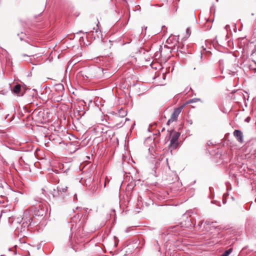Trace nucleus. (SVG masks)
I'll list each match as a JSON object with an SVG mask.
<instances>
[{"instance_id":"f257e3e1","label":"nucleus","mask_w":256,"mask_h":256,"mask_svg":"<svg viewBox=\"0 0 256 256\" xmlns=\"http://www.w3.org/2000/svg\"><path fill=\"white\" fill-rule=\"evenodd\" d=\"M217 222H211L209 220H207L205 222L204 228L207 230H212V229H214L216 230V232L214 234H212V232H209L206 234L210 237V238H214L217 236L218 234H219V228H218V226L216 225Z\"/></svg>"},{"instance_id":"f03ea898","label":"nucleus","mask_w":256,"mask_h":256,"mask_svg":"<svg viewBox=\"0 0 256 256\" xmlns=\"http://www.w3.org/2000/svg\"><path fill=\"white\" fill-rule=\"evenodd\" d=\"M192 213V212L191 210H188L187 211L186 214H183L182 218L183 220L186 219V220L180 222V224L181 227L186 228H190L192 227V222L191 221V219L188 218V216H191Z\"/></svg>"},{"instance_id":"7ed1b4c3","label":"nucleus","mask_w":256,"mask_h":256,"mask_svg":"<svg viewBox=\"0 0 256 256\" xmlns=\"http://www.w3.org/2000/svg\"><path fill=\"white\" fill-rule=\"evenodd\" d=\"M184 106H182L174 110V111L171 115L170 118L168 121V124L169 125L170 123L176 120L178 117L181 112Z\"/></svg>"},{"instance_id":"20e7f679","label":"nucleus","mask_w":256,"mask_h":256,"mask_svg":"<svg viewBox=\"0 0 256 256\" xmlns=\"http://www.w3.org/2000/svg\"><path fill=\"white\" fill-rule=\"evenodd\" d=\"M30 212L26 210L24 212L23 217L22 218V224L24 227H28L31 224L32 218L30 216Z\"/></svg>"},{"instance_id":"39448f33","label":"nucleus","mask_w":256,"mask_h":256,"mask_svg":"<svg viewBox=\"0 0 256 256\" xmlns=\"http://www.w3.org/2000/svg\"><path fill=\"white\" fill-rule=\"evenodd\" d=\"M180 134L178 132H174L172 136L171 140H170V146L175 149L177 148L178 145V140L180 137Z\"/></svg>"},{"instance_id":"423d86ee","label":"nucleus","mask_w":256,"mask_h":256,"mask_svg":"<svg viewBox=\"0 0 256 256\" xmlns=\"http://www.w3.org/2000/svg\"><path fill=\"white\" fill-rule=\"evenodd\" d=\"M233 134L238 142L240 144L244 143V135L241 130H236L234 132Z\"/></svg>"},{"instance_id":"0eeeda50","label":"nucleus","mask_w":256,"mask_h":256,"mask_svg":"<svg viewBox=\"0 0 256 256\" xmlns=\"http://www.w3.org/2000/svg\"><path fill=\"white\" fill-rule=\"evenodd\" d=\"M100 70L99 68H91L88 70L87 74L86 76L88 78H92L96 76V72Z\"/></svg>"},{"instance_id":"6e6552de","label":"nucleus","mask_w":256,"mask_h":256,"mask_svg":"<svg viewBox=\"0 0 256 256\" xmlns=\"http://www.w3.org/2000/svg\"><path fill=\"white\" fill-rule=\"evenodd\" d=\"M68 188L67 186H64L62 184H60L57 187L58 192L64 195L66 193Z\"/></svg>"},{"instance_id":"1a4fd4ad","label":"nucleus","mask_w":256,"mask_h":256,"mask_svg":"<svg viewBox=\"0 0 256 256\" xmlns=\"http://www.w3.org/2000/svg\"><path fill=\"white\" fill-rule=\"evenodd\" d=\"M21 86L20 84H16L13 88L12 92L17 94H20Z\"/></svg>"},{"instance_id":"9d476101","label":"nucleus","mask_w":256,"mask_h":256,"mask_svg":"<svg viewBox=\"0 0 256 256\" xmlns=\"http://www.w3.org/2000/svg\"><path fill=\"white\" fill-rule=\"evenodd\" d=\"M81 218H82L81 214H77L72 218L71 222L72 223H73V222L76 223L78 220V222L80 220Z\"/></svg>"},{"instance_id":"9b49d317","label":"nucleus","mask_w":256,"mask_h":256,"mask_svg":"<svg viewBox=\"0 0 256 256\" xmlns=\"http://www.w3.org/2000/svg\"><path fill=\"white\" fill-rule=\"evenodd\" d=\"M118 115L120 117L124 118L126 115V112L124 109L121 108L119 110Z\"/></svg>"},{"instance_id":"f8f14e48","label":"nucleus","mask_w":256,"mask_h":256,"mask_svg":"<svg viewBox=\"0 0 256 256\" xmlns=\"http://www.w3.org/2000/svg\"><path fill=\"white\" fill-rule=\"evenodd\" d=\"M232 252V249L230 248L226 250L222 255L221 256H228L229 254L231 253Z\"/></svg>"},{"instance_id":"ddd939ff","label":"nucleus","mask_w":256,"mask_h":256,"mask_svg":"<svg viewBox=\"0 0 256 256\" xmlns=\"http://www.w3.org/2000/svg\"><path fill=\"white\" fill-rule=\"evenodd\" d=\"M18 35L20 37V40H24V38H25V36H26V34L23 33V32H21L20 34H18Z\"/></svg>"},{"instance_id":"4468645a","label":"nucleus","mask_w":256,"mask_h":256,"mask_svg":"<svg viewBox=\"0 0 256 256\" xmlns=\"http://www.w3.org/2000/svg\"><path fill=\"white\" fill-rule=\"evenodd\" d=\"M186 34H187L190 36V33H191V30H190V28H188L186 30Z\"/></svg>"},{"instance_id":"2eb2a0df","label":"nucleus","mask_w":256,"mask_h":256,"mask_svg":"<svg viewBox=\"0 0 256 256\" xmlns=\"http://www.w3.org/2000/svg\"><path fill=\"white\" fill-rule=\"evenodd\" d=\"M94 30H95V32L96 33H98V32H100V30H99V28H98V24L96 25V28H94Z\"/></svg>"},{"instance_id":"dca6fc26","label":"nucleus","mask_w":256,"mask_h":256,"mask_svg":"<svg viewBox=\"0 0 256 256\" xmlns=\"http://www.w3.org/2000/svg\"><path fill=\"white\" fill-rule=\"evenodd\" d=\"M20 242L21 244H25L26 243V240H25V238H20Z\"/></svg>"},{"instance_id":"f3484780","label":"nucleus","mask_w":256,"mask_h":256,"mask_svg":"<svg viewBox=\"0 0 256 256\" xmlns=\"http://www.w3.org/2000/svg\"><path fill=\"white\" fill-rule=\"evenodd\" d=\"M38 212H39V214H38L39 216H43L44 214V211H40V212H39L38 211Z\"/></svg>"},{"instance_id":"a211bd4d","label":"nucleus","mask_w":256,"mask_h":256,"mask_svg":"<svg viewBox=\"0 0 256 256\" xmlns=\"http://www.w3.org/2000/svg\"><path fill=\"white\" fill-rule=\"evenodd\" d=\"M202 224H203V221H200V222L199 224H198V226H201Z\"/></svg>"},{"instance_id":"6ab92c4d","label":"nucleus","mask_w":256,"mask_h":256,"mask_svg":"<svg viewBox=\"0 0 256 256\" xmlns=\"http://www.w3.org/2000/svg\"><path fill=\"white\" fill-rule=\"evenodd\" d=\"M22 56H28V58H29V57H30L31 56H28V55H26V54H22Z\"/></svg>"},{"instance_id":"aec40b11","label":"nucleus","mask_w":256,"mask_h":256,"mask_svg":"<svg viewBox=\"0 0 256 256\" xmlns=\"http://www.w3.org/2000/svg\"><path fill=\"white\" fill-rule=\"evenodd\" d=\"M32 58H30V60H28V62H32Z\"/></svg>"},{"instance_id":"412c9836","label":"nucleus","mask_w":256,"mask_h":256,"mask_svg":"<svg viewBox=\"0 0 256 256\" xmlns=\"http://www.w3.org/2000/svg\"><path fill=\"white\" fill-rule=\"evenodd\" d=\"M249 119H250V118H248L246 120V122H248V121H249Z\"/></svg>"},{"instance_id":"4be33fe9","label":"nucleus","mask_w":256,"mask_h":256,"mask_svg":"<svg viewBox=\"0 0 256 256\" xmlns=\"http://www.w3.org/2000/svg\"><path fill=\"white\" fill-rule=\"evenodd\" d=\"M228 26L227 25V26H226L225 28H228Z\"/></svg>"},{"instance_id":"5701e85b","label":"nucleus","mask_w":256,"mask_h":256,"mask_svg":"<svg viewBox=\"0 0 256 256\" xmlns=\"http://www.w3.org/2000/svg\"><path fill=\"white\" fill-rule=\"evenodd\" d=\"M60 87H62V88H63V86H62V85H60Z\"/></svg>"}]
</instances>
